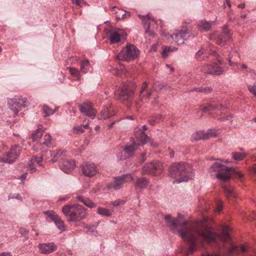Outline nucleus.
<instances>
[{
	"label": "nucleus",
	"mask_w": 256,
	"mask_h": 256,
	"mask_svg": "<svg viewBox=\"0 0 256 256\" xmlns=\"http://www.w3.org/2000/svg\"><path fill=\"white\" fill-rule=\"evenodd\" d=\"M164 220L166 226L174 233L178 234L188 244V254H191L200 248L203 242L208 243L220 242V244H218L219 254H207L202 256H229L238 250L243 252L248 250V248L244 245L242 244L238 248L234 244L228 233L230 228L226 225L222 226L221 234H217L211 232L208 228L203 230L199 222L187 224L184 216L180 214H178L176 218L170 214H166L164 216Z\"/></svg>",
	"instance_id": "1"
},
{
	"label": "nucleus",
	"mask_w": 256,
	"mask_h": 256,
	"mask_svg": "<svg viewBox=\"0 0 256 256\" xmlns=\"http://www.w3.org/2000/svg\"><path fill=\"white\" fill-rule=\"evenodd\" d=\"M194 170L190 164L184 162H175L169 168L170 176L176 179L174 182H187L193 176Z\"/></svg>",
	"instance_id": "2"
},
{
	"label": "nucleus",
	"mask_w": 256,
	"mask_h": 256,
	"mask_svg": "<svg viewBox=\"0 0 256 256\" xmlns=\"http://www.w3.org/2000/svg\"><path fill=\"white\" fill-rule=\"evenodd\" d=\"M136 136V142L132 140V144L130 146H126L124 147L122 152H118L117 156L120 160H126L132 156L134 151L138 148L140 145H144L148 142H150V145L153 147L157 146L156 144H154L150 142V138L147 134L144 132V130L140 132V136L139 137Z\"/></svg>",
	"instance_id": "3"
},
{
	"label": "nucleus",
	"mask_w": 256,
	"mask_h": 256,
	"mask_svg": "<svg viewBox=\"0 0 256 256\" xmlns=\"http://www.w3.org/2000/svg\"><path fill=\"white\" fill-rule=\"evenodd\" d=\"M62 212L69 222L80 220L86 216V210L78 204L66 205L63 206Z\"/></svg>",
	"instance_id": "4"
},
{
	"label": "nucleus",
	"mask_w": 256,
	"mask_h": 256,
	"mask_svg": "<svg viewBox=\"0 0 256 256\" xmlns=\"http://www.w3.org/2000/svg\"><path fill=\"white\" fill-rule=\"evenodd\" d=\"M214 57L218 63L214 62L202 65L200 68L202 72L206 74L220 75L228 70V68H222L220 66L222 64V60L219 55L216 54Z\"/></svg>",
	"instance_id": "5"
},
{
	"label": "nucleus",
	"mask_w": 256,
	"mask_h": 256,
	"mask_svg": "<svg viewBox=\"0 0 256 256\" xmlns=\"http://www.w3.org/2000/svg\"><path fill=\"white\" fill-rule=\"evenodd\" d=\"M192 36V32L188 28L183 26L181 30H176L172 34L166 36L169 42L177 44L178 46L183 44L184 40L188 39Z\"/></svg>",
	"instance_id": "6"
},
{
	"label": "nucleus",
	"mask_w": 256,
	"mask_h": 256,
	"mask_svg": "<svg viewBox=\"0 0 256 256\" xmlns=\"http://www.w3.org/2000/svg\"><path fill=\"white\" fill-rule=\"evenodd\" d=\"M232 34L231 32L228 30L227 26H224L222 32H215L210 36V38L215 42L218 45L224 46L230 42Z\"/></svg>",
	"instance_id": "7"
},
{
	"label": "nucleus",
	"mask_w": 256,
	"mask_h": 256,
	"mask_svg": "<svg viewBox=\"0 0 256 256\" xmlns=\"http://www.w3.org/2000/svg\"><path fill=\"white\" fill-rule=\"evenodd\" d=\"M140 54L138 48L132 44H128L119 52L117 58L120 60H130L136 58Z\"/></svg>",
	"instance_id": "8"
},
{
	"label": "nucleus",
	"mask_w": 256,
	"mask_h": 256,
	"mask_svg": "<svg viewBox=\"0 0 256 256\" xmlns=\"http://www.w3.org/2000/svg\"><path fill=\"white\" fill-rule=\"evenodd\" d=\"M231 170L232 168L226 166L218 162H214L210 168V172H216V178L224 181L230 179Z\"/></svg>",
	"instance_id": "9"
},
{
	"label": "nucleus",
	"mask_w": 256,
	"mask_h": 256,
	"mask_svg": "<svg viewBox=\"0 0 256 256\" xmlns=\"http://www.w3.org/2000/svg\"><path fill=\"white\" fill-rule=\"evenodd\" d=\"M9 108L14 112V116H16L22 108H25L29 105L26 98L22 97H16L8 100Z\"/></svg>",
	"instance_id": "10"
},
{
	"label": "nucleus",
	"mask_w": 256,
	"mask_h": 256,
	"mask_svg": "<svg viewBox=\"0 0 256 256\" xmlns=\"http://www.w3.org/2000/svg\"><path fill=\"white\" fill-rule=\"evenodd\" d=\"M133 180L134 178L131 174H123L120 176L114 178V183L108 184L106 188L108 190L114 188L118 190L120 189L124 184L131 182Z\"/></svg>",
	"instance_id": "11"
},
{
	"label": "nucleus",
	"mask_w": 256,
	"mask_h": 256,
	"mask_svg": "<svg viewBox=\"0 0 256 256\" xmlns=\"http://www.w3.org/2000/svg\"><path fill=\"white\" fill-rule=\"evenodd\" d=\"M163 165L159 162H152L147 163L142 168L144 174L158 175L161 174L163 170Z\"/></svg>",
	"instance_id": "12"
},
{
	"label": "nucleus",
	"mask_w": 256,
	"mask_h": 256,
	"mask_svg": "<svg viewBox=\"0 0 256 256\" xmlns=\"http://www.w3.org/2000/svg\"><path fill=\"white\" fill-rule=\"evenodd\" d=\"M133 95L134 92L130 90L128 86L126 84H122L120 88H119L116 92L117 98L122 101L130 102Z\"/></svg>",
	"instance_id": "13"
},
{
	"label": "nucleus",
	"mask_w": 256,
	"mask_h": 256,
	"mask_svg": "<svg viewBox=\"0 0 256 256\" xmlns=\"http://www.w3.org/2000/svg\"><path fill=\"white\" fill-rule=\"evenodd\" d=\"M20 152V148L18 146H12L9 152L4 156L0 158V161L7 163L14 162L18 157Z\"/></svg>",
	"instance_id": "14"
},
{
	"label": "nucleus",
	"mask_w": 256,
	"mask_h": 256,
	"mask_svg": "<svg viewBox=\"0 0 256 256\" xmlns=\"http://www.w3.org/2000/svg\"><path fill=\"white\" fill-rule=\"evenodd\" d=\"M138 16L142 20V24L146 28V32L150 35H154V32L152 30H150V27L152 28H156V21L154 18L150 17L149 14L146 16L138 14Z\"/></svg>",
	"instance_id": "15"
},
{
	"label": "nucleus",
	"mask_w": 256,
	"mask_h": 256,
	"mask_svg": "<svg viewBox=\"0 0 256 256\" xmlns=\"http://www.w3.org/2000/svg\"><path fill=\"white\" fill-rule=\"evenodd\" d=\"M214 56L216 54L215 49L214 46H210V47L202 48L199 50L196 54V58L199 61L204 60L206 58H208L210 55Z\"/></svg>",
	"instance_id": "16"
},
{
	"label": "nucleus",
	"mask_w": 256,
	"mask_h": 256,
	"mask_svg": "<svg viewBox=\"0 0 256 256\" xmlns=\"http://www.w3.org/2000/svg\"><path fill=\"white\" fill-rule=\"evenodd\" d=\"M78 108L80 112L84 114L85 116L92 119L95 118L96 111L93 108L91 103H84L80 105Z\"/></svg>",
	"instance_id": "17"
},
{
	"label": "nucleus",
	"mask_w": 256,
	"mask_h": 256,
	"mask_svg": "<svg viewBox=\"0 0 256 256\" xmlns=\"http://www.w3.org/2000/svg\"><path fill=\"white\" fill-rule=\"evenodd\" d=\"M126 36V32L122 29H117L112 32L109 36V40L111 44H116L124 39Z\"/></svg>",
	"instance_id": "18"
},
{
	"label": "nucleus",
	"mask_w": 256,
	"mask_h": 256,
	"mask_svg": "<svg viewBox=\"0 0 256 256\" xmlns=\"http://www.w3.org/2000/svg\"><path fill=\"white\" fill-rule=\"evenodd\" d=\"M236 52L235 50H232L231 52L228 54V60L229 64L232 66H240V70L244 71V72L250 73L251 74H255L254 70L248 66L244 64H238L236 62H233L232 60L233 54H236Z\"/></svg>",
	"instance_id": "19"
},
{
	"label": "nucleus",
	"mask_w": 256,
	"mask_h": 256,
	"mask_svg": "<svg viewBox=\"0 0 256 256\" xmlns=\"http://www.w3.org/2000/svg\"><path fill=\"white\" fill-rule=\"evenodd\" d=\"M40 252L44 254H48L56 250L57 246L52 242L40 244L38 245Z\"/></svg>",
	"instance_id": "20"
},
{
	"label": "nucleus",
	"mask_w": 256,
	"mask_h": 256,
	"mask_svg": "<svg viewBox=\"0 0 256 256\" xmlns=\"http://www.w3.org/2000/svg\"><path fill=\"white\" fill-rule=\"evenodd\" d=\"M82 170L84 175L92 177L98 173L96 166L93 163H86L82 166Z\"/></svg>",
	"instance_id": "21"
},
{
	"label": "nucleus",
	"mask_w": 256,
	"mask_h": 256,
	"mask_svg": "<svg viewBox=\"0 0 256 256\" xmlns=\"http://www.w3.org/2000/svg\"><path fill=\"white\" fill-rule=\"evenodd\" d=\"M114 114V108L113 106L110 104L104 106L102 110L100 111L98 116V119L104 120L110 118Z\"/></svg>",
	"instance_id": "22"
},
{
	"label": "nucleus",
	"mask_w": 256,
	"mask_h": 256,
	"mask_svg": "<svg viewBox=\"0 0 256 256\" xmlns=\"http://www.w3.org/2000/svg\"><path fill=\"white\" fill-rule=\"evenodd\" d=\"M227 106L222 104H218L214 102L208 103L202 106V110L204 112L218 110H222L226 109Z\"/></svg>",
	"instance_id": "23"
},
{
	"label": "nucleus",
	"mask_w": 256,
	"mask_h": 256,
	"mask_svg": "<svg viewBox=\"0 0 256 256\" xmlns=\"http://www.w3.org/2000/svg\"><path fill=\"white\" fill-rule=\"evenodd\" d=\"M28 166L30 168V170L31 172H34L36 171V168L34 167L37 165L42 166V156H34L29 161Z\"/></svg>",
	"instance_id": "24"
},
{
	"label": "nucleus",
	"mask_w": 256,
	"mask_h": 256,
	"mask_svg": "<svg viewBox=\"0 0 256 256\" xmlns=\"http://www.w3.org/2000/svg\"><path fill=\"white\" fill-rule=\"evenodd\" d=\"M75 164L74 160H65L60 166V169L65 173H69L74 168Z\"/></svg>",
	"instance_id": "25"
},
{
	"label": "nucleus",
	"mask_w": 256,
	"mask_h": 256,
	"mask_svg": "<svg viewBox=\"0 0 256 256\" xmlns=\"http://www.w3.org/2000/svg\"><path fill=\"white\" fill-rule=\"evenodd\" d=\"M44 128L42 125H38V128L32 135V139L34 142L40 143V140L44 134Z\"/></svg>",
	"instance_id": "26"
},
{
	"label": "nucleus",
	"mask_w": 256,
	"mask_h": 256,
	"mask_svg": "<svg viewBox=\"0 0 256 256\" xmlns=\"http://www.w3.org/2000/svg\"><path fill=\"white\" fill-rule=\"evenodd\" d=\"M214 24L212 22H207L205 20H200L198 24V28L200 31H208Z\"/></svg>",
	"instance_id": "27"
},
{
	"label": "nucleus",
	"mask_w": 256,
	"mask_h": 256,
	"mask_svg": "<svg viewBox=\"0 0 256 256\" xmlns=\"http://www.w3.org/2000/svg\"><path fill=\"white\" fill-rule=\"evenodd\" d=\"M76 198L78 200L82 202L86 206L90 208H93L96 206V204L94 203L90 198H84L82 196H76Z\"/></svg>",
	"instance_id": "28"
},
{
	"label": "nucleus",
	"mask_w": 256,
	"mask_h": 256,
	"mask_svg": "<svg viewBox=\"0 0 256 256\" xmlns=\"http://www.w3.org/2000/svg\"><path fill=\"white\" fill-rule=\"evenodd\" d=\"M114 210L103 207L100 206L97 209V213L102 216L106 217L111 216L114 214Z\"/></svg>",
	"instance_id": "29"
},
{
	"label": "nucleus",
	"mask_w": 256,
	"mask_h": 256,
	"mask_svg": "<svg viewBox=\"0 0 256 256\" xmlns=\"http://www.w3.org/2000/svg\"><path fill=\"white\" fill-rule=\"evenodd\" d=\"M80 68L81 72L84 73H86L92 70V67L88 59H84L80 62Z\"/></svg>",
	"instance_id": "30"
},
{
	"label": "nucleus",
	"mask_w": 256,
	"mask_h": 256,
	"mask_svg": "<svg viewBox=\"0 0 256 256\" xmlns=\"http://www.w3.org/2000/svg\"><path fill=\"white\" fill-rule=\"evenodd\" d=\"M66 152L60 150L56 151H50L48 154L52 157V162H56L57 161L58 158L62 155H64Z\"/></svg>",
	"instance_id": "31"
},
{
	"label": "nucleus",
	"mask_w": 256,
	"mask_h": 256,
	"mask_svg": "<svg viewBox=\"0 0 256 256\" xmlns=\"http://www.w3.org/2000/svg\"><path fill=\"white\" fill-rule=\"evenodd\" d=\"M162 120L163 117L161 114H154L150 118L148 122L150 124L154 126L156 124L160 122Z\"/></svg>",
	"instance_id": "32"
},
{
	"label": "nucleus",
	"mask_w": 256,
	"mask_h": 256,
	"mask_svg": "<svg viewBox=\"0 0 256 256\" xmlns=\"http://www.w3.org/2000/svg\"><path fill=\"white\" fill-rule=\"evenodd\" d=\"M247 155V154L245 152H232V157L233 160L237 161L242 160Z\"/></svg>",
	"instance_id": "33"
},
{
	"label": "nucleus",
	"mask_w": 256,
	"mask_h": 256,
	"mask_svg": "<svg viewBox=\"0 0 256 256\" xmlns=\"http://www.w3.org/2000/svg\"><path fill=\"white\" fill-rule=\"evenodd\" d=\"M52 137L49 134L45 133L43 134L42 139L40 141V144H44L46 146H49L51 144Z\"/></svg>",
	"instance_id": "34"
},
{
	"label": "nucleus",
	"mask_w": 256,
	"mask_h": 256,
	"mask_svg": "<svg viewBox=\"0 0 256 256\" xmlns=\"http://www.w3.org/2000/svg\"><path fill=\"white\" fill-rule=\"evenodd\" d=\"M136 186L140 188H145L148 186V182L144 178H138L135 184Z\"/></svg>",
	"instance_id": "35"
},
{
	"label": "nucleus",
	"mask_w": 256,
	"mask_h": 256,
	"mask_svg": "<svg viewBox=\"0 0 256 256\" xmlns=\"http://www.w3.org/2000/svg\"><path fill=\"white\" fill-rule=\"evenodd\" d=\"M193 138L196 140L208 139L206 131L200 130L194 133Z\"/></svg>",
	"instance_id": "36"
},
{
	"label": "nucleus",
	"mask_w": 256,
	"mask_h": 256,
	"mask_svg": "<svg viewBox=\"0 0 256 256\" xmlns=\"http://www.w3.org/2000/svg\"><path fill=\"white\" fill-rule=\"evenodd\" d=\"M44 213L47 216L48 218L54 222L60 217L54 211H45Z\"/></svg>",
	"instance_id": "37"
},
{
	"label": "nucleus",
	"mask_w": 256,
	"mask_h": 256,
	"mask_svg": "<svg viewBox=\"0 0 256 256\" xmlns=\"http://www.w3.org/2000/svg\"><path fill=\"white\" fill-rule=\"evenodd\" d=\"M148 84L146 82H144L142 83L141 87V90L140 92V94L141 96H146V98H149L150 96L151 95L152 90V89L150 88V90L147 92L146 94H144V91L146 90V88H148Z\"/></svg>",
	"instance_id": "38"
},
{
	"label": "nucleus",
	"mask_w": 256,
	"mask_h": 256,
	"mask_svg": "<svg viewBox=\"0 0 256 256\" xmlns=\"http://www.w3.org/2000/svg\"><path fill=\"white\" fill-rule=\"evenodd\" d=\"M206 136H208V139L216 136L220 133V129H210L206 131Z\"/></svg>",
	"instance_id": "39"
},
{
	"label": "nucleus",
	"mask_w": 256,
	"mask_h": 256,
	"mask_svg": "<svg viewBox=\"0 0 256 256\" xmlns=\"http://www.w3.org/2000/svg\"><path fill=\"white\" fill-rule=\"evenodd\" d=\"M54 222L60 232H64L65 230L66 226H64V222L60 217H59Z\"/></svg>",
	"instance_id": "40"
},
{
	"label": "nucleus",
	"mask_w": 256,
	"mask_h": 256,
	"mask_svg": "<svg viewBox=\"0 0 256 256\" xmlns=\"http://www.w3.org/2000/svg\"><path fill=\"white\" fill-rule=\"evenodd\" d=\"M178 50V48L170 46L168 47H166L162 51V56L164 58L168 56V53L176 51Z\"/></svg>",
	"instance_id": "41"
},
{
	"label": "nucleus",
	"mask_w": 256,
	"mask_h": 256,
	"mask_svg": "<svg viewBox=\"0 0 256 256\" xmlns=\"http://www.w3.org/2000/svg\"><path fill=\"white\" fill-rule=\"evenodd\" d=\"M68 70L70 74L76 77L77 80H79L80 78V74L79 70L74 68H69Z\"/></svg>",
	"instance_id": "42"
},
{
	"label": "nucleus",
	"mask_w": 256,
	"mask_h": 256,
	"mask_svg": "<svg viewBox=\"0 0 256 256\" xmlns=\"http://www.w3.org/2000/svg\"><path fill=\"white\" fill-rule=\"evenodd\" d=\"M216 208L214 211L216 213H220L222 211L223 208V204L221 200L219 199H216L215 200Z\"/></svg>",
	"instance_id": "43"
},
{
	"label": "nucleus",
	"mask_w": 256,
	"mask_h": 256,
	"mask_svg": "<svg viewBox=\"0 0 256 256\" xmlns=\"http://www.w3.org/2000/svg\"><path fill=\"white\" fill-rule=\"evenodd\" d=\"M43 111L45 114V116H48L53 114L56 111V110H52L48 106L44 105L43 106Z\"/></svg>",
	"instance_id": "44"
},
{
	"label": "nucleus",
	"mask_w": 256,
	"mask_h": 256,
	"mask_svg": "<svg viewBox=\"0 0 256 256\" xmlns=\"http://www.w3.org/2000/svg\"><path fill=\"white\" fill-rule=\"evenodd\" d=\"M196 92H202L206 94L210 93L212 92V88L208 87L202 88L200 87L195 89Z\"/></svg>",
	"instance_id": "45"
},
{
	"label": "nucleus",
	"mask_w": 256,
	"mask_h": 256,
	"mask_svg": "<svg viewBox=\"0 0 256 256\" xmlns=\"http://www.w3.org/2000/svg\"><path fill=\"white\" fill-rule=\"evenodd\" d=\"M248 88L250 92L256 96V82L252 85H248Z\"/></svg>",
	"instance_id": "46"
},
{
	"label": "nucleus",
	"mask_w": 256,
	"mask_h": 256,
	"mask_svg": "<svg viewBox=\"0 0 256 256\" xmlns=\"http://www.w3.org/2000/svg\"><path fill=\"white\" fill-rule=\"evenodd\" d=\"M124 202H125V201L124 200L118 199V200H116L114 201L111 202L110 204L114 206H118L121 204H124Z\"/></svg>",
	"instance_id": "47"
},
{
	"label": "nucleus",
	"mask_w": 256,
	"mask_h": 256,
	"mask_svg": "<svg viewBox=\"0 0 256 256\" xmlns=\"http://www.w3.org/2000/svg\"><path fill=\"white\" fill-rule=\"evenodd\" d=\"M82 126H83L82 125L74 126L73 128L74 132L76 134L82 133L84 132V130L82 128Z\"/></svg>",
	"instance_id": "48"
},
{
	"label": "nucleus",
	"mask_w": 256,
	"mask_h": 256,
	"mask_svg": "<svg viewBox=\"0 0 256 256\" xmlns=\"http://www.w3.org/2000/svg\"><path fill=\"white\" fill-rule=\"evenodd\" d=\"M19 231L22 236L26 238H28V232L26 228H20Z\"/></svg>",
	"instance_id": "49"
},
{
	"label": "nucleus",
	"mask_w": 256,
	"mask_h": 256,
	"mask_svg": "<svg viewBox=\"0 0 256 256\" xmlns=\"http://www.w3.org/2000/svg\"><path fill=\"white\" fill-rule=\"evenodd\" d=\"M224 192L228 196H232L233 195V189L231 188H224Z\"/></svg>",
	"instance_id": "50"
},
{
	"label": "nucleus",
	"mask_w": 256,
	"mask_h": 256,
	"mask_svg": "<svg viewBox=\"0 0 256 256\" xmlns=\"http://www.w3.org/2000/svg\"><path fill=\"white\" fill-rule=\"evenodd\" d=\"M73 4H76L78 6H82L84 4V1L83 0H71Z\"/></svg>",
	"instance_id": "51"
},
{
	"label": "nucleus",
	"mask_w": 256,
	"mask_h": 256,
	"mask_svg": "<svg viewBox=\"0 0 256 256\" xmlns=\"http://www.w3.org/2000/svg\"><path fill=\"white\" fill-rule=\"evenodd\" d=\"M8 200L12 199V198H16L18 200H21V196L19 194H17L16 196H12L11 195H10L8 196Z\"/></svg>",
	"instance_id": "52"
},
{
	"label": "nucleus",
	"mask_w": 256,
	"mask_h": 256,
	"mask_svg": "<svg viewBox=\"0 0 256 256\" xmlns=\"http://www.w3.org/2000/svg\"><path fill=\"white\" fill-rule=\"evenodd\" d=\"M0 256H12V254L10 252H3L0 253Z\"/></svg>",
	"instance_id": "53"
},
{
	"label": "nucleus",
	"mask_w": 256,
	"mask_h": 256,
	"mask_svg": "<svg viewBox=\"0 0 256 256\" xmlns=\"http://www.w3.org/2000/svg\"><path fill=\"white\" fill-rule=\"evenodd\" d=\"M154 106H156L158 103V98H154V100L152 102Z\"/></svg>",
	"instance_id": "54"
},
{
	"label": "nucleus",
	"mask_w": 256,
	"mask_h": 256,
	"mask_svg": "<svg viewBox=\"0 0 256 256\" xmlns=\"http://www.w3.org/2000/svg\"><path fill=\"white\" fill-rule=\"evenodd\" d=\"M166 66L168 69L170 70V72H172L174 70V68L170 65L166 64Z\"/></svg>",
	"instance_id": "55"
},
{
	"label": "nucleus",
	"mask_w": 256,
	"mask_h": 256,
	"mask_svg": "<svg viewBox=\"0 0 256 256\" xmlns=\"http://www.w3.org/2000/svg\"><path fill=\"white\" fill-rule=\"evenodd\" d=\"M26 176H27V172H26V173L22 174V175H21L20 176V179L22 181L26 179Z\"/></svg>",
	"instance_id": "56"
},
{
	"label": "nucleus",
	"mask_w": 256,
	"mask_h": 256,
	"mask_svg": "<svg viewBox=\"0 0 256 256\" xmlns=\"http://www.w3.org/2000/svg\"><path fill=\"white\" fill-rule=\"evenodd\" d=\"M145 154H146L144 152L142 153V156L140 158V161L141 162H142L145 160V158H144Z\"/></svg>",
	"instance_id": "57"
},
{
	"label": "nucleus",
	"mask_w": 256,
	"mask_h": 256,
	"mask_svg": "<svg viewBox=\"0 0 256 256\" xmlns=\"http://www.w3.org/2000/svg\"><path fill=\"white\" fill-rule=\"evenodd\" d=\"M226 4H227L230 8L231 6L230 0H225L224 2V6H225Z\"/></svg>",
	"instance_id": "58"
},
{
	"label": "nucleus",
	"mask_w": 256,
	"mask_h": 256,
	"mask_svg": "<svg viewBox=\"0 0 256 256\" xmlns=\"http://www.w3.org/2000/svg\"><path fill=\"white\" fill-rule=\"evenodd\" d=\"M236 174L238 176V177L240 178L243 176V174H242L240 172H236Z\"/></svg>",
	"instance_id": "59"
},
{
	"label": "nucleus",
	"mask_w": 256,
	"mask_h": 256,
	"mask_svg": "<svg viewBox=\"0 0 256 256\" xmlns=\"http://www.w3.org/2000/svg\"><path fill=\"white\" fill-rule=\"evenodd\" d=\"M232 116L231 115L226 116L225 118H222L221 119L222 120H230L232 118Z\"/></svg>",
	"instance_id": "60"
},
{
	"label": "nucleus",
	"mask_w": 256,
	"mask_h": 256,
	"mask_svg": "<svg viewBox=\"0 0 256 256\" xmlns=\"http://www.w3.org/2000/svg\"><path fill=\"white\" fill-rule=\"evenodd\" d=\"M156 46L153 45L150 48V50L151 51H156Z\"/></svg>",
	"instance_id": "61"
},
{
	"label": "nucleus",
	"mask_w": 256,
	"mask_h": 256,
	"mask_svg": "<svg viewBox=\"0 0 256 256\" xmlns=\"http://www.w3.org/2000/svg\"><path fill=\"white\" fill-rule=\"evenodd\" d=\"M115 124V122H112L110 124H108L107 127L108 128H110L112 127L113 125Z\"/></svg>",
	"instance_id": "62"
},
{
	"label": "nucleus",
	"mask_w": 256,
	"mask_h": 256,
	"mask_svg": "<svg viewBox=\"0 0 256 256\" xmlns=\"http://www.w3.org/2000/svg\"><path fill=\"white\" fill-rule=\"evenodd\" d=\"M244 6H245V4H240L238 5V7L240 8H244Z\"/></svg>",
	"instance_id": "63"
},
{
	"label": "nucleus",
	"mask_w": 256,
	"mask_h": 256,
	"mask_svg": "<svg viewBox=\"0 0 256 256\" xmlns=\"http://www.w3.org/2000/svg\"><path fill=\"white\" fill-rule=\"evenodd\" d=\"M174 151L171 150L170 152V158H172L174 156Z\"/></svg>",
	"instance_id": "64"
}]
</instances>
